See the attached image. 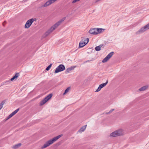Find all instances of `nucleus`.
Instances as JSON below:
<instances>
[{
	"label": "nucleus",
	"mask_w": 149,
	"mask_h": 149,
	"mask_svg": "<svg viewBox=\"0 0 149 149\" xmlns=\"http://www.w3.org/2000/svg\"><path fill=\"white\" fill-rule=\"evenodd\" d=\"M63 136L62 134H61L56 136L52 139H50L42 147V149L45 148L49 146L51 144H52L54 142L57 140L58 139L60 138Z\"/></svg>",
	"instance_id": "nucleus-1"
},
{
	"label": "nucleus",
	"mask_w": 149,
	"mask_h": 149,
	"mask_svg": "<svg viewBox=\"0 0 149 149\" xmlns=\"http://www.w3.org/2000/svg\"><path fill=\"white\" fill-rule=\"evenodd\" d=\"M65 19V17H64L62 19L56 22L55 24L52 26L49 29V31H50V32H52L55 29H56L59 25L61 23L63 22Z\"/></svg>",
	"instance_id": "nucleus-2"
},
{
	"label": "nucleus",
	"mask_w": 149,
	"mask_h": 149,
	"mask_svg": "<svg viewBox=\"0 0 149 149\" xmlns=\"http://www.w3.org/2000/svg\"><path fill=\"white\" fill-rule=\"evenodd\" d=\"M123 132L122 130H119L118 131H115L112 133L110 135L111 136L116 137L120 135H123Z\"/></svg>",
	"instance_id": "nucleus-3"
},
{
	"label": "nucleus",
	"mask_w": 149,
	"mask_h": 149,
	"mask_svg": "<svg viewBox=\"0 0 149 149\" xmlns=\"http://www.w3.org/2000/svg\"><path fill=\"white\" fill-rule=\"evenodd\" d=\"M89 40V39L88 38L82 39L79 43V47H83L88 42Z\"/></svg>",
	"instance_id": "nucleus-4"
},
{
	"label": "nucleus",
	"mask_w": 149,
	"mask_h": 149,
	"mask_svg": "<svg viewBox=\"0 0 149 149\" xmlns=\"http://www.w3.org/2000/svg\"><path fill=\"white\" fill-rule=\"evenodd\" d=\"M52 96V94H50L46 97L40 102V105H42L45 104L48 100L50 99Z\"/></svg>",
	"instance_id": "nucleus-5"
},
{
	"label": "nucleus",
	"mask_w": 149,
	"mask_h": 149,
	"mask_svg": "<svg viewBox=\"0 0 149 149\" xmlns=\"http://www.w3.org/2000/svg\"><path fill=\"white\" fill-rule=\"evenodd\" d=\"M36 20V19L33 18L31 19L28 20L25 25V28L26 29H28L29 28L32 23Z\"/></svg>",
	"instance_id": "nucleus-6"
},
{
	"label": "nucleus",
	"mask_w": 149,
	"mask_h": 149,
	"mask_svg": "<svg viewBox=\"0 0 149 149\" xmlns=\"http://www.w3.org/2000/svg\"><path fill=\"white\" fill-rule=\"evenodd\" d=\"M65 69V67L62 64L60 65L56 68L55 73H56L62 71L64 70Z\"/></svg>",
	"instance_id": "nucleus-7"
},
{
	"label": "nucleus",
	"mask_w": 149,
	"mask_h": 149,
	"mask_svg": "<svg viewBox=\"0 0 149 149\" xmlns=\"http://www.w3.org/2000/svg\"><path fill=\"white\" fill-rule=\"evenodd\" d=\"M113 52H111L107 56L102 60L103 63L106 62L113 55Z\"/></svg>",
	"instance_id": "nucleus-8"
},
{
	"label": "nucleus",
	"mask_w": 149,
	"mask_h": 149,
	"mask_svg": "<svg viewBox=\"0 0 149 149\" xmlns=\"http://www.w3.org/2000/svg\"><path fill=\"white\" fill-rule=\"evenodd\" d=\"M108 83V80H107L106 83L102 84L100 85L98 88L96 90L95 92H98L100 90L101 88L104 86H105Z\"/></svg>",
	"instance_id": "nucleus-9"
},
{
	"label": "nucleus",
	"mask_w": 149,
	"mask_h": 149,
	"mask_svg": "<svg viewBox=\"0 0 149 149\" xmlns=\"http://www.w3.org/2000/svg\"><path fill=\"white\" fill-rule=\"evenodd\" d=\"M55 1L54 0H49L47 1L43 5L44 7L47 6L52 3H54Z\"/></svg>",
	"instance_id": "nucleus-10"
},
{
	"label": "nucleus",
	"mask_w": 149,
	"mask_h": 149,
	"mask_svg": "<svg viewBox=\"0 0 149 149\" xmlns=\"http://www.w3.org/2000/svg\"><path fill=\"white\" fill-rule=\"evenodd\" d=\"M97 30H96V28L90 29L89 31V33L91 34H93L95 35L97 34Z\"/></svg>",
	"instance_id": "nucleus-11"
},
{
	"label": "nucleus",
	"mask_w": 149,
	"mask_h": 149,
	"mask_svg": "<svg viewBox=\"0 0 149 149\" xmlns=\"http://www.w3.org/2000/svg\"><path fill=\"white\" fill-rule=\"evenodd\" d=\"M19 109H18L15 110L14 111L12 112L11 113L7 118V119H9L13 116L14 115H15L16 113L17 112L19 111Z\"/></svg>",
	"instance_id": "nucleus-12"
},
{
	"label": "nucleus",
	"mask_w": 149,
	"mask_h": 149,
	"mask_svg": "<svg viewBox=\"0 0 149 149\" xmlns=\"http://www.w3.org/2000/svg\"><path fill=\"white\" fill-rule=\"evenodd\" d=\"M149 29V23L142 28L141 29V31L143 32L145 31L146 30Z\"/></svg>",
	"instance_id": "nucleus-13"
},
{
	"label": "nucleus",
	"mask_w": 149,
	"mask_h": 149,
	"mask_svg": "<svg viewBox=\"0 0 149 149\" xmlns=\"http://www.w3.org/2000/svg\"><path fill=\"white\" fill-rule=\"evenodd\" d=\"M148 86H144L139 89V90L140 91H144L146 89L148 88Z\"/></svg>",
	"instance_id": "nucleus-14"
},
{
	"label": "nucleus",
	"mask_w": 149,
	"mask_h": 149,
	"mask_svg": "<svg viewBox=\"0 0 149 149\" xmlns=\"http://www.w3.org/2000/svg\"><path fill=\"white\" fill-rule=\"evenodd\" d=\"M96 30H97V34H98L99 33H101L102 32V30L104 31V29H100V28L98 29V28H96Z\"/></svg>",
	"instance_id": "nucleus-15"
},
{
	"label": "nucleus",
	"mask_w": 149,
	"mask_h": 149,
	"mask_svg": "<svg viewBox=\"0 0 149 149\" xmlns=\"http://www.w3.org/2000/svg\"><path fill=\"white\" fill-rule=\"evenodd\" d=\"M74 68L72 67H71L67 69L66 70L67 73L70 72L72 70L74 69Z\"/></svg>",
	"instance_id": "nucleus-16"
},
{
	"label": "nucleus",
	"mask_w": 149,
	"mask_h": 149,
	"mask_svg": "<svg viewBox=\"0 0 149 149\" xmlns=\"http://www.w3.org/2000/svg\"><path fill=\"white\" fill-rule=\"evenodd\" d=\"M87 126V125H86L84 126H83L81 128V129H80L79 130L80 132H83L85 130V129L86 127Z\"/></svg>",
	"instance_id": "nucleus-17"
},
{
	"label": "nucleus",
	"mask_w": 149,
	"mask_h": 149,
	"mask_svg": "<svg viewBox=\"0 0 149 149\" xmlns=\"http://www.w3.org/2000/svg\"><path fill=\"white\" fill-rule=\"evenodd\" d=\"M70 87H68L65 91L64 92V93H63V95H65L66 93H67L68 92H69V91L70 90Z\"/></svg>",
	"instance_id": "nucleus-18"
},
{
	"label": "nucleus",
	"mask_w": 149,
	"mask_h": 149,
	"mask_svg": "<svg viewBox=\"0 0 149 149\" xmlns=\"http://www.w3.org/2000/svg\"><path fill=\"white\" fill-rule=\"evenodd\" d=\"M21 145V143H19L17 144L16 145L13 146V148L14 149H16L18 148Z\"/></svg>",
	"instance_id": "nucleus-19"
},
{
	"label": "nucleus",
	"mask_w": 149,
	"mask_h": 149,
	"mask_svg": "<svg viewBox=\"0 0 149 149\" xmlns=\"http://www.w3.org/2000/svg\"><path fill=\"white\" fill-rule=\"evenodd\" d=\"M5 101L3 100L1 103L0 104V109H1L3 107V105L5 103Z\"/></svg>",
	"instance_id": "nucleus-20"
},
{
	"label": "nucleus",
	"mask_w": 149,
	"mask_h": 149,
	"mask_svg": "<svg viewBox=\"0 0 149 149\" xmlns=\"http://www.w3.org/2000/svg\"><path fill=\"white\" fill-rule=\"evenodd\" d=\"M95 49L96 51H99L101 49V47L100 46H97L95 48Z\"/></svg>",
	"instance_id": "nucleus-21"
},
{
	"label": "nucleus",
	"mask_w": 149,
	"mask_h": 149,
	"mask_svg": "<svg viewBox=\"0 0 149 149\" xmlns=\"http://www.w3.org/2000/svg\"><path fill=\"white\" fill-rule=\"evenodd\" d=\"M52 64H50L46 68V70L48 71V70H49L50 69V68H51V66H52Z\"/></svg>",
	"instance_id": "nucleus-22"
},
{
	"label": "nucleus",
	"mask_w": 149,
	"mask_h": 149,
	"mask_svg": "<svg viewBox=\"0 0 149 149\" xmlns=\"http://www.w3.org/2000/svg\"><path fill=\"white\" fill-rule=\"evenodd\" d=\"M19 76L18 73H16L15 75L13 76V77L14 79L17 78Z\"/></svg>",
	"instance_id": "nucleus-23"
},
{
	"label": "nucleus",
	"mask_w": 149,
	"mask_h": 149,
	"mask_svg": "<svg viewBox=\"0 0 149 149\" xmlns=\"http://www.w3.org/2000/svg\"><path fill=\"white\" fill-rule=\"evenodd\" d=\"M19 76L18 73H16L15 75L13 76V77L14 79L17 78Z\"/></svg>",
	"instance_id": "nucleus-24"
},
{
	"label": "nucleus",
	"mask_w": 149,
	"mask_h": 149,
	"mask_svg": "<svg viewBox=\"0 0 149 149\" xmlns=\"http://www.w3.org/2000/svg\"><path fill=\"white\" fill-rule=\"evenodd\" d=\"M14 79L13 78V77H12V78H11L10 79V80L12 81H13V80H14Z\"/></svg>",
	"instance_id": "nucleus-25"
},
{
	"label": "nucleus",
	"mask_w": 149,
	"mask_h": 149,
	"mask_svg": "<svg viewBox=\"0 0 149 149\" xmlns=\"http://www.w3.org/2000/svg\"><path fill=\"white\" fill-rule=\"evenodd\" d=\"M114 110V109H113L111 110L110 111H109V112H112L113 111V110Z\"/></svg>",
	"instance_id": "nucleus-26"
},
{
	"label": "nucleus",
	"mask_w": 149,
	"mask_h": 149,
	"mask_svg": "<svg viewBox=\"0 0 149 149\" xmlns=\"http://www.w3.org/2000/svg\"><path fill=\"white\" fill-rule=\"evenodd\" d=\"M5 22H4L3 23V26H4V25L5 24Z\"/></svg>",
	"instance_id": "nucleus-27"
},
{
	"label": "nucleus",
	"mask_w": 149,
	"mask_h": 149,
	"mask_svg": "<svg viewBox=\"0 0 149 149\" xmlns=\"http://www.w3.org/2000/svg\"><path fill=\"white\" fill-rule=\"evenodd\" d=\"M54 1H56L57 0H54Z\"/></svg>",
	"instance_id": "nucleus-28"
}]
</instances>
